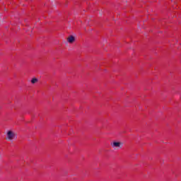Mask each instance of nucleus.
<instances>
[{
  "instance_id": "nucleus-1",
  "label": "nucleus",
  "mask_w": 181,
  "mask_h": 181,
  "mask_svg": "<svg viewBox=\"0 0 181 181\" xmlns=\"http://www.w3.org/2000/svg\"><path fill=\"white\" fill-rule=\"evenodd\" d=\"M15 138H16V136H15V133H13V132L8 131L7 132L6 139H8V141H12V139H15Z\"/></svg>"
},
{
  "instance_id": "nucleus-2",
  "label": "nucleus",
  "mask_w": 181,
  "mask_h": 181,
  "mask_svg": "<svg viewBox=\"0 0 181 181\" xmlns=\"http://www.w3.org/2000/svg\"><path fill=\"white\" fill-rule=\"evenodd\" d=\"M112 148H119L121 146V142L119 141H113L111 143Z\"/></svg>"
},
{
  "instance_id": "nucleus-3",
  "label": "nucleus",
  "mask_w": 181,
  "mask_h": 181,
  "mask_svg": "<svg viewBox=\"0 0 181 181\" xmlns=\"http://www.w3.org/2000/svg\"><path fill=\"white\" fill-rule=\"evenodd\" d=\"M74 40H76V38H74V36L71 35L67 38V42L69 43H74Z\"/></svg>"
},
{
  "instance_id": "nucleus-4",
  "label": "nucleus",
  "mask_w": 181,
  "mask_h": 181,
  "mask_svg": "<svg viewBox=\"0 0 181 181\" xmlns=\"http://www.w3.org/2000/svg\"><path fill=\"white\" fill-rule=\"evenodd\" d=\"M31 83L35 84V83H37V78H35L31 80Z\"/></svg>"
}]
</instances>
